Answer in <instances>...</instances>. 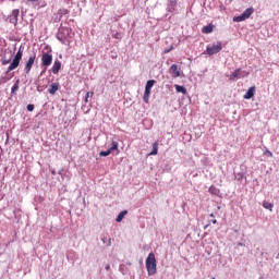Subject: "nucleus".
<instances>
[{"instance_id": "f257e3e1", "label": "nucleus", "mask_w": 279, "mask_h": 279, "mask_svg": "<svg viewBox=\"0 0 279 279\" xmlns=\"http://www.w3.org/2000/svg\"><path fill=\"white\" fill-rule=\"evenodd\" d=\"M146 269L148 271V276H156L158 268L156 264V255L154 253H149L146 258Z\"/></svg>"}, {"instance_id": "f03ea898", "label": "nucleus", "mask_w": 279, "mask_h": 279, "mask_svg": "<svg viewBox=\"0 0 279 279\" xmlns=\"http://www.w3.org/2000/svg\"><path fill=\"white\" fill-rule=\"evenodd\" d=\"M21 60H23V48H20L16 54L14 56L11 64L8 66L7 72L10 73L14 71L15 69H19L21 64Z\"/></svg>"}, {"instance_id": "7ed1b4c3", "label": "nucleus", "mask_w": 279, "mask_h": 279, "mask_svg": "<svg viewBox=\"0 0 279 279\" xmlns=\"http://www.w3.org/2000/svg\"><path fill=\"white\" fill-rule=\"evenodd\" d=\"M71 32L69 27H61L57 34V40L62 43V45H66V40L71 38Z\"/></svg>"}, {"instance_id": "20e7f679", "label": "nucleus", "mask_w": 279, "mask_h": 279, "mask_svg": "<svg viewBox=\"0 0 279 279\" xmlns=\"http://www.w3.org/2000/svg\"><path fill=\"white\" fill-rule=\"evenodd\" d=\"M154 84H156V80H149L146 83L144 97H143L145 104H149V96L151 95V88H154Z\"/></svg>"}, {"instance_id": "39448f33", "label": "nucleus", "mask_w": 279, "mask_h": 279, "mask_svg": "<svg viewBox=\"0 0 279 279\" xmlns=\"http://www.w3.org/2000/svg\"><path fill=\"white\" fill-rule=\"evenodd\" d=\"M250 72L243 71L241 68L236 69L232 74L229 75V80L234 82V80H241L243 77H247Z\"/></svg>"}, {"instance_id": "423d86ee", "label": "nucleus", "mask_w": 279, "mask_h": 279, "mask_svg": "<svg viewBox=\"0 0 279 279\" xmlns=\"http://www.w3.org/2000/svg\"><path fill=\"white\" fill-rule=\"evenodd\" d=\"M223 49V46H221V43L218 41L217 44H213L211 46H207L206 53L208 56H215V53H219Z\"/></svg>"}, {"instance_id": "0eeeda50", "label": "nucleus", "mask_w": 279, "mask_h": 279, "mask_svg": "<svg viewBox=\"0 0 279 279\" xmlns=\"http://www.w3.org/2000/svg\"><path fill=\"white\" fill-rule=\"evenodd\" d=\"M51 62H53V56L48 52H43V56H41L43 66H51Z\"/></svg>"}, {"instance_id": "6e6552de", "label": "nucleus", "mask_w": 279, "mask_h": 279, "mask_svg": "<svg viewBox=\"0 0 279 279\" xmlns=\"http://www.w3.org/2000/svg\"><path fill=\"white\" fill-rule=\"evenodd\" d=\"M35 62H36V54H33L28 58V60L26 61V63L24 65V71L26 74H29Z\"/></svg>"}, {"instance_id": "1a4fd4ad", "label": "nucleus", "mask_w": 279, "mask_h": 279, "mask_svg": "<svg viewBox=\"0 0 279 279\" xmlns=\"http://www.w3.org/2000/svg\"><path fill=\"white\" fill-rule=\"evenodd\" d=\"M19 14H21V11H19V9H14L11 15L9 16V23H11L12 25H17Z\"/></svg>"}, {"instance_id": "9d476101", "label": "nucleus", "mask_w": 279, "mask_h": 279, "mask_svg": "<svg viewBox=\"0 0 279 279\" xmlns=\"http://www.w3.org/2000/svg\"><path fill=\"white\" fill-rule=\"evenodd\" d=\"M58 90H60V83H52L50 85V87L48 88V93L50 95H56V93H58Z\"/></svg>"}, {"instance_id": "9b49d317", "label": "nucleus", "mask_w": 279, "mask_h": 279, "mask_svg": "<svg viewBox=\"0 0 279 279\" xmlns=\"http://www.w3.org/2000/svg\"><path fill=\"white\" fill-rule=\"evenodd\" d=\"M254 95H256V87H250L248 90L245 93V95L243 96L244 99H252V97H254Z\"/></svg>"}, {"instance_id": "f8f14e48", "label": "nucleus", "mask_w": 279, "mask_h": 279, "mask_svg": "<svg viewBox=\"0 0 279 279\" xmlns=\"http://www.w3.org/2000/svg\"><path fill=\"white\" fill-rule=\"evenodd\" d=\"M170 71L172 73V77H180V69H178V64H172L170 66Z\"/></svg>"}, {"instance_id": "ddd939ff", "label": "nucleus", "mask_w": 279, "mask_h": 279, "mask_svg": "<svg viewBox=\"0 0 279 279\" xmlns=\"http://www.w3.org/2000/svg\"><path fill=\"white\" fill-rule=\"evenodd\" d=\"M60 69H62V63H60V61H56L52 65V73L57 75V73H60Z\"/></svg>"}, {"instance_id": "4468645a", "label": "nucleus", "mask_w": 279, "mask_h": 279, "mask_svg": "<svg viewBox=\"0 0 279 279\" xmlns=\"http://www.w3.org/2000/svg\"><path fill=\"white\" fill-rule=\"evenodd\" d=\"M214 25L213 24H209V25H206L202 28V33L203 34H213V29H214Z\"/></svg>"}, {"instance_id": "2eb2a0df", "label": "nucleus", "mask_w": 279, "mask_h": 279, "mask_svg": "<svg viewBox=\"0 0 279 279\" xmlns=\"http://www.w3.org/2000/svg\"><path fill=\"white\" fill-rule=\"evenodd\" d=\"M109 150L111 151V154H112V151H117V154H119V142H112L111 143V147L109 148Z\"/></svg>"}, {"instance_id": "dca6fc26", "label": "nucleus", "mask_w": 279, "mask_h": 279, "mask_svg": "<svg viewBox=\"0 0 279 279\" xmlns=\"http://www.w3.org/2000/svg\"><path fill=\"white\" fill-rule=\"evenodd\" d=\"M158 155V142L153 144V150L148 154V156H157Z\"/></svg>"}, {"instance_id": "f3484780", "label": "nucleus", "mask_w": 279, "mask_h": 279, "mask_svg": "<svg viewBox=\"0 0 279 279\" xmlns=\"http://www.w3.org/2000/svg\"><path fill=\"white\" fill-rule=\"evenodd\" d=\"M125 215H128V210H122V211L118 215L116 221H117L118 223H121V221H123Z\"/></svg>"}, {"instance_id": "a211bd4d", "label": "nucleus", "mask_w": 279, "mask_h": 279, "mask_svg": "<svg viewBox=\"0 0 279 279\" xmlns=\"http://www.w3.org/2000/svg\"><path fill=\"white\" fill-rule=\"evenodd\" d=\"M263 207L266 208V210H269L270 213L274 210V204H271L267 201L263 202Z\"/></svg>"}, {"instance_id": "6ab92c4d", "label": "nucleus", "mask_w": 279, "mask_h": 279, "mask_svg": "<svg viewBox=\"0 0 279 279\" xmlns=\"http://www.w3.org/2000/svg\"><path fill=\"white\" fill-rule=\"evenodd\" d=\"M246 19H250L254 14V9L248 8L242 13Z\"/></svg>"}, {"instance_id": "aec40b11", "label": "nucleus", "mask_w": 279, "mask_h": 279, "mask_svg": "<svg viewBox=\"0 0 279 279\" xmlns=\"http://www.w3.org/2000/svg\"><path fill=\"white\" fill-rule=\"evenodd\" d=\"M174 88H175L177 93H182V95H186V87H184L182 85H174Z\"/></svg>"}, {"instance_id": "412c9836", "label": "nucleus", "mask_w": 279, "mask_h": 279, "mask_svg": "<svg viewBox=\"0 0 279 279\" xmlns=\"http://www.w3.org/2000/svg\"><path fill=\"white\" fill-rule=\"evenodd\" d=\"M234 23H241L243 21H247V19L243 15V13L239 16L233 17Z\"/></svg>"}, {"instance_id": "4be33fe9", "label": "nucleus", "mask_w": 279, "mask_h": 279, "mask_svg": "<svg viewBox=\"0 0 279 279\" xmlns=\"http://www.w3.org/2000/svg\"><path fill=\"white\" fill-rule=\"evenodd\" d=\"M208 191L211 195H219V189H217L215 185H211Z\"/></svg>"}, {"instance_id": "5701e85b", "label": "nucleus", "mask_w": 279, "mask_h": 279, "mask_svg": "<svg viewBox=\"0 0 279 279\" xmlns=\"http://www.w3.org/2000/svg\"><path fill=\"white\" fill-rule=\"evenodd\" d=\"M102 243H107V247H110L112 245V239H108L107 236L101 238Z\"/></svg>"}, {"instance_id": "b1692460", "label": "nucleus", "mask_w": 279, "mask_h": 279, "mask_svg": "<svg viewBox=\"0 0 279 279\" xmlns=\"http://www.w3.org/2000/svg\"><path fill=\"white\" fill-rule=\"evenodd\" d=\"M95 95V92H87L85 96V104H88V99Z\"/></svg>"}, {"instance_id": "393cba45", "label": "nucleus", "mask_w": 279, "mask_h": 279, "mask_svg": "<svg viewBox=\"0 0 279 279\" xmlns=\"http://www.w3.org/2000/svg\"><path fill=\"white\" fill-rule=\"evenodd\" d=\"M112 153L110 151V149L106 150V151H100L99 156L106 157V156H110Z\"/></svg>"}, {"instance_id": "a878e982", "label": "nucleus", "mask_w": 279, "mask_h": 279, "mask_svg": "<svg viewBox=\"0 0 279 279\" xmlns=\"http://www.w3.org/2000/svg\"><path fill=\"white\" fill-rule=\"evenodd\" d=\"M16 90H19V81L11 88V93H16Z\"/></svg>"}, {"instance_id": "bb28decb", "label": "nucleus", "mask_w": 279, "mask_h": 279, "mask_svg": "<svg viewBox=\"0 0 279 279\" xmlns=\"http://www.w3.org/2000/svg\"><path fill=\"white\" fill-rule=\"evenodd\" d=\"M28 112H34V105H27Z\"/></svg>"}, {"instance_id": "cd10ccee", "label": "nucleus", "mask_w": 279, "mask_h": 279, "mask_svg": "<svg viewBox=\"0 0 279 279\" xmlns=\"http://www.w3.org/2000/svg\"><path fill=\"white\" fill-rule=\"evenodd\" d=\"M265 154L266 156H269V158L274 157V153H271L270 150H266Z\"/></svg>"}, {"instance_id": "c85d7f7f", "label": "nucleus", "mask_w": 279, "mask_h": 279, "mask_svg": "<svg viewBox=\"0 0 279 279\" xmlns=\"http://www.w3.org/2000/svg\"><path fill=\"white\" fill-rule=\"evenodd\" d=\"M172 49H173V46H171L169 49L163 50V53H169L170 51H172Z\"/></svg>"}, {"instance_id": "c756f323", "label": "nucleus", "mask_w": 279, "mask_h": 279, "mask_svg": "<svg viewBox=\"0 0 279 279\" xmlns=\"http://www.w3.org/2000/svg\"><path fill=\"white\" fill-rule=\"evenodd\" d=\"M2 64L3 66H5V64H10V60H2Z\"/></svg>"}, {"instance_id": "7c9ffc66", "label": "nucleus", "mask_w": 279, "mask_h": 279, "mask_svg": "<svg viewBox=\"0 0 279 279\" xmlns=\"http://www.w3.org/2000/svg\"><path fill=\"white\" fill-rule=\"evenodd\" d=\"M211 223H217V219H213V220H211Z\"/></svg>"}, {"instance_id": "2f4dec72", "label": "nucleus", "mask_w": 279, "mask_h": 279, "mask_svg": "<svg viewBox=\"0 0 279 279\" xmlns=\"http://www.w3.org/2000/svg\"><path fill=\"white\" fill-rule=\"evenodd\" d=\"M106 269H107V271H108V270L110 269V265H107V266H106Z\"/></svg>"}, {"instance_id": "473e14b6", "label": "nucleus", "mask_w": 279, "mask_h": 279, "mask_svg": "<svg viewBox=\"0 0 279 279\" xmlns=\"http://www.w3.org/2000/svg\"><path fill=\"white\" fill-rule=\"evenodd\" d=\"M28 1H31L32 3H34V2H36V1H38V0H28Z\"/></svg>"}, {"instance_id": "72a5a7b5", "label": "nucleus", "mask_w": 279, "mask_h": 279, "mask_svg": "<svg viewBox=\"0 0 279 279\" xmlns=\"http://www.w3.org/2000/svg\"><path fill=\"white\" fill-rule=\"evenodd\" d=\"M210 217H215V214H210Z\"/></svg>"}, {"instance_id": "f704fd0d", "label": "nucleus", "mask_w": 279, "mask_h": 279, "mask_svg": "<svg viewBox=\"0 0 279 279\" xmlns=\"http://www.w3.org/2000/svg\"><path fill=\"white\" fill-rule=\"evenodd\" d=\"M277 258H279V254L277 255Z\"/></svg>"}]
</instances>
